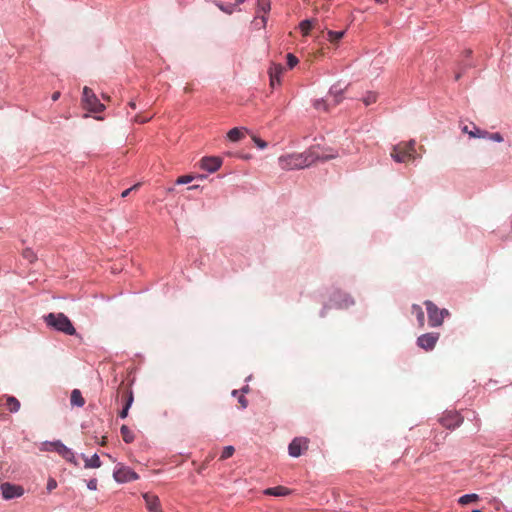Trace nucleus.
I'll return each mask as SVG.
<instances>
[{
  "instance_id": "4",
  "label": "nucleus",
  "mask_w": 512,
  "mask_h": 512,
  "mask_svg": "<svg viewBox=\"0 0 512 512\" xmlns=\"http://www.w3.org/2000/svg\"><path fill=\"white\" fill-rule=\"evenodd\" d=\"M83 103L84 107L93 113H99L105 109V106L100 103L94 92L88 87L83 89Z\"/></svg>"
},
{
  "instance_id": "16",
  "label": "nucleus",
  "mask_w": 512,
  "mask_h": 512,
  "mask_svg": "<svg viewBox=\"0 0 512 512\" xmlns=\"http://www.w3.org/2000/svg\"><path fill=\"white\" fill-rule=\"evenodd\" d=\"M55 446H56V452L59 455H61L67 461L77 465V461H76L74 453L71 451V449L66 447L62 442H60L59 444H56Z\"/></svg>"
},
{
  "instance_id": "51",
  "label": "nucleus",
  "mask_w": 512,
  "mask_h": 512,
  "mask_svg": "<svg viewBox=\"0 0 512 512\" xmlns=\"http://www.w3.org/2000/svg\"><path fill=\"white\" fill-rule=\"evenodd\" d=\"M245 0H236V4L243 3Z\"/></svg>"
},
{
  "instance_id": "27",
  "label": "nucleus",
  "mask_w": 512,
  "mask_h": 512,
  "mask_svg": "<svg viewBox=\"0 0 512 512\" xmlns=\"http://www.w3.org/2000/svg\"><path fill=\"white\" fill-rule=\"evenodd\" d=\"M479 500V496L477 494H466L459 498V503L462 505H466L472 502H476Z\"/></svg>"
},
{
  "instance_id": "49",
  "label": "nucleus",
  "mask_w": 512,
  "mask_h": 512,
  "mask_svg": "<svg viewBox=\"0 0 512 512\" xmlns=\"http://www.w3.org/2000/svg\"><path fill=\"white\" fill-rule=\"evenodd\" d=\"M106 442H107V438L106 437H103L102 438V441H101V445H106Z\"/></svg>"
},
{
  "instance_id": "42",
  "label": "nucleus",
  "mask_w": 512,
  "mask_h": 512,
  "mask_svg": "<svg viewBox=\"0 0 512 512\" xmlns=\"http://www.w3.org/2000/svg\"><path fill=\"white\" fill-rule=\"evenodd\" d=\"M238 401L241 404L242 408H246L247 407L248 403H247L246 398L243 395L239 396Z\"/></svg>"
},
{
  "instance_id": "17",
  "label": "nucleus",
  "mask_w": 512,
  "mask_h": 512,
  "mask_svg": "<svg viewBox=\"0 0 512 512\" xmlns=\"http://www.w3.org/2000/svg\"><path fill=\"white\" fill-rule=\"evenodd\" d=\"M246 131L247 130L244 129V128L235 127V128H232L227 133V137L232 142H238V141H240L244 137V134H245Z\"/></svg>"
},
{
  "instance_id": "37",
  "label": "nucleus",
  "mask_w": 512,
  "mask_h": 512,
  "mask_svg": "<svg viewBox=\"0 0 512 512\" xmlns=\"http://www.w3.org/2000/svg\"><path fill=\"white\" fill-rule=\"evenodd\" d=\"M252 140L254 141V143L256 144V146L260 149H265L267 147V142H265L264 140L260 139L259 137L257 136H253L252 137Z\"/></svg>"
},
{
  "instance_id": "47",
  "label": "nucleus",
  "mask_w": 512,
  "mask_h": 512,
  "mask_svg": "<svg viewBox=\"0 0 512 512\" xmlns=\"http://www.w3.org/2000/svg\"><path fill=\"white\" fill-rule=\"evenodd\" d=\"M350 303H353V301H349L348 299H345L343 306L347 307Z\"/></svg>"
},
{
  "instance_id": "6",
  "label": "nucleus",
  "mask_w": 512,
  "mask_h": 512,
  "mask_svg": "<svg viewBox=\"0 0 512 512\" xmlns=\"http://www.w3.org/2000/svg\"><path fill=\"white\" fill-rule=\"evenodd\" d=\"M428 314V322L431 327L441 326L443 323L440 309L430 300L424 302Z\"/></svg>"
},
{
  "instance_id": "52",
  "label": "nucleus",
  "mask_w": 512,
  "mask_h": 512,
  "mask_svg": "<svg viewBox=\"0 0 512 512\" xmlns=\"http://www.w3.org/2000/svg\"><path fill=\"white\" fill-rule=\"evenodd\" d=\"M262 22H263V24L265 25V23H266V18H265L264 16H262Z\"/></svg>"
},
{
  "instance_id": "54",
  "label": "nucleus",
  "mask_w": 512,
  "mask_h": 512,
  "mask_svg": "<svg viewBox=\"0 0 512 512\" xmlns=\"http://www.w3.org/2000/svg\"><path fill=\"white\" fill-rule=\"evenodd\" d=\"M472 512H481L480 510H473Z\"/></svg>"
},
{
  "instance_id": "36",
  "label": "nucleus",
  "mask_w": 512,
  "mask_h": 512,
  "mask_svg": "<svg viewBox=\"0 0 512 512\" xmlns=\"http://www.w3.org/2000/svg\"><path fill=\"white\" fill-rule=\"evenodd\" d=\"M487 138H489L490 140L492 141H495V142H502L503 141V137L500 133L496 132V133H489L486 135Z\"/></svg>"
},
{
  "instance_id": "53",
  "label": "nucleus",
  "mask_w": 512,
  "mask_h": 512,
  "mask_svg": "<svg viewBox=\"0 0 512 512\" xmlns=\"http://www.w3.org/2000/svg\"><path fill=\"white\" fill-rule=\"evenodd\" d=\"M237 393H238V391H237V390H234V391L232 392L233 396H236V395H237Z\"/></svg>"
},
{
  "instance_id": "7",
  "label": "nucleus",
  "mask_w": 512,
  "mask_h": 512,
  "mask_svg": "<svg viewBox=\"0 0 512 512\" xmlns=\"http://www.w3.org/2000/svg\"><path fill=\"white\" fill-rule=\"evenodd\" d=\"M440 422L447 429H455L463 423V417L457 411H446Z\"/></svg>"
},
{
  "instance_id": "12",
  "label": "nucleus",
  "mask_w": 512,
  "mask_h": 512,
  "mask_svg": "<svg viewBox=\"0 0 512 512\" xmlns=\"http://www.w3.org/2000/svg\"><path fill=\"white\" fill-rule=\"evenodd\" d=\"M143 498L149 512H163L160 499L157 495L148 492L143 494Z\"/></svg>"
},
{
  "instance_id": "31",
  "label": "nucleus",
  "mask_w": 512,
  "mask_h": 512,
  "mask_svg": "<svg viewBox=\"0 0 512 512\" xmlns=\"http://www.w3.org/2000/svg\"><path fill=\"white\" fill-rule=\"evenodd\" d=\"M328 106L329 104L327 103V100L324 99L316 100L314 102V107L318 110L328 111Z\"/></svg>"
},
{
  "instance_id": "24",
  "label": "nucleus",
  "mask_w": 512,
  "mask_h": 512,
  "mask_svg": "<svg viewBox=\"0 0 512 512\" xmlns=\"http://www.w3.org/2000/svg\"><path fill=\"white\" fill-rule=\"evenodd\" d=\"M345 31H327V40L332 44H337L344 36Z\"/></svg>"
},
{
  "instance_id": "39",
  "label": "nucleus",
  "mask_w": 512,
  "mask_h": 512,
  "mask_svg": "<svg viewBox=\"0 0 512 512\" xmlns=\"http://www.w3.org/2000/svg\"><path fill=\"white\" fill-rule=\"evenodd\" d=\"M57 487V482L55 479L50 478L47 482V490L50 492Z\"/></svg>"
},
{
  "instance_id": "9",
  "label": "nucleus",
  "mask_w": 512,
  "mask_h": 512,
  "mask_svg": "<svg viewBox=\"0 0 512 512\" xmlns=\"http://www.w3.org/2000/svg\"><path fill=\"white\" fill-rule=\"evenodd\" d=\"M2 496L5 499H13L23 495L24 489L21 486L13 485L10 483H3L1 485Z\"/></svg>"
},
{
  "instance_id": "48",
  "label": "nucleus",
  "mask_w": 512,
  "mask_h": 512,
  "mask_svg": "<svg viewBox=\"0 0 512 512\" xmlns=\"http://www.w3.org/2000/svg\"><path fill=\"white\" fill-rule=\"evenodd\" d=\"M129 106H130L132 109H135V108H136V104H135V102H133V101H131V102L129 103Z\"/></svg>"
},
{
  "instance_id": "50",
  "label": "nucleus",
  "mask_w": 512,
  "mask_h": 512,
  "mask_svg": "<svg viewBox=\"0 0 512 512\" xmlns=\"http://www.w3.org/2000/svg\"><path fill=\"white\" fill-rule=\"evenodd\" d=\"M388 0H375V2L379 3V4H384L386 3Z\"/></svg>"
},
{
  "instance_id": "1",
  "label": "nucleus",
  "mask_w": 512,
  "mask_h": 512,
  "mask_svg": "<svg viewBox=\"0 0 512 512\" xmlns=\"http://www.w3.org/2000/svg\"><path fill=\"white\" fill-rule=\"evenodd\" d=\"M319 157L311 150L302 153L282 155L278 158L279 166L283 170L303 169L314 164Z\"/></svg>"
},
{
  "instance_id": "44",
  "label": "nucleus",
  "mask_w": 512,
  "mask_h": 512,
  "mask_svg": "<svg viewBox=\"0 0 512 512\" xmlns=\"http://www.w3.org/2000/svg\"><path fill=\"white\" fill-rule=\"evenodd\" d=\"M440 315L442 317V320L444 321V318L449 315V311L447 309H440Z\"/></svg>"
},
{
  "instance_id": "43",
  "label": "nucleus",
  "mask_w": 512,
  "mask_h": 512,
  "mask_svg": "<svg viewBox=\"0 0 512 512\" xmlns=\"http://www.w3.org/2000/svg\"><path fill=\"white\" fill-rule=\"evenodd\" d=\"M129 408L123 407V409L120 411L119 416L121 418H126L128 416Z\"/></svg>"
},
{
  "instance_id": "34",
  "label": "nucleus",
  "mask_w": 512,
  "mask_h": 512,
  "mask_svg": "<svg viewBox=\"0 0 512 512\" xmlns=\"http://www.w3.org/2000/svg\"><path fill=\"white\" fill-rule=\"evenodd\" d=\"M377 100V95L375 93L369 92L363 99V102L366 106L375 103Z\"/></svg>"
},
{
  "instance_id": "19",
  "label": "nucleus",
  "mask_w": 512,
  "mask_h": 512,
  "mask_svg": "<svg viewBox=\"0 0 512 512\" xmlns=\"http://www.w3.org/2000/svg\"><path fill=\"white\" fill-rule=\"evenodd\" d=\"M342 92H343V89L338 88L336 85L331 87V89L329 91V95H330V97L333 98L332 99L333 106H336L341 102Z\"/></svg>"
},
{
  "instance_id": "35",
  "label": "nucleus",
  "mask_w": 512,
  "mask_h": 512,
  "mask_svg": "<svg viewBox=\"0 0 512 512\" xmlns=\"http://www.w3.org/2000/svg\"><path fill=\"white\" fill-rule=\"evenodd\" d=\"M60 441H55V442H44L42 444V450L44 451H56V444H59Z\"/></svg>"
},
{
  "instance_id": "32",
  "label": "nucleus",
  "mask_w": 512,
  "mask_h": 512,
  "mask_svg": "<svg viewBox=\"0 0 512 512\" xmlns=\"http://www.w3.org/2000/svg\"><path fill=\"white\" fill-rule=\"evenodd\" d=\"M287 65L290 69L294 68L298 64V58L291 53L286 55Z\"/></svg>"
},
{
  "instance_id": "8",
  "label": "nucleus",
  "mask_w": 512,
  "mask_h": 512,
  "mask_svg": "<svg viewBox=\"0 0 512 512\" xmlns=\"http://www.w3.org/2000/svg\"><path fill=\"white\" fill-rule=\"evenodd\" d=\"M439 339V333H426L418 337L417 344L420 348L432 350Z\"/></svg>"
},
{
  "instance_id": "45",
  "label": "nucleus",
  "mask_w": 512,
  "mask_h": 512,
  "mask_svg": "<svg viewBox=\"0 0 512 512\" xmlns=\"http://www.w3.org/2000/svg\"><path fill=\"white\" fill-rule=\"evenodd\" d=\"M218 6H219V8H220L222 11H224V12H226V13H229V14H230V13H232V9H231L230 7H229V8H227V7H224L223 5H218Z\"/></svg>"
},
{
  "instance_id": "13",
  "label": "nucleus",
  "mask_w": 512,
  "mask_h": 512,
  "mask_svg": "<svg viewBox=\"0 0 512 512\" xmlns=\"http://www.w3.org/2000/svg\"><path fill=\"white\" fill-rule=\"evenodd\" d=\"M285 71V68L281 64H272L269 68L270 86L274 88L280 84V77Z\"/></svg>"
},
{
  "instance_id": "33",
  "label": "nucleus",
  "mask_w": 512,
  "mask_h": 512,
  "mask_svg": "<svg viewBox=\"0 0 512 512\" xmlns=\"http://www.w3.org/2000/svg\"><path fill=\"white\" fill-rule=\"evenodd\" d=\"M152 117H153V115L137 114L134 117V122L143 124V123L148 122Z\"/></svg>"
},
{
  "instance_id": "23",
  "label": "nucleus",
  "mask_w": 512,
  "mask_h": 512,
  "mask_svg": "<svg viewBox=\"0 0 512 512\" xmlns=\"http://www.w3.org/2000/svg\"><path fill=\"white\" fill-rule=\"evenodd\" d=\"M315 19H306L300 22L299 28L304 36H307L310 30L314 27Z\"/></svg>"
},
{
  "instance_id": "41",
  "label": "nucleus",
  "mask_w": 512,
  "mask_h": 512,
  "mask_svg": "<svg viewBox=\"0 0 512 512\" xmlns=\"http://www.w3.org/2000/svg\"><path fill=\"white\" fill-rule=\"evenodd\" d=\"M87 487L90 490H96L97 489V480L96 479H90L87 482Z\"/></svg>"
},
{
  "instance_id": "40",
  "label": "nucleus",
  "mask_w": 512,
  "mask_h": 512,
  "mask_svg": "<svg viewBox=\"0 0 512 512\" xmlns=\"http://www.w3.org/2000/svg\"><path fill=\"white\" fill-rule=\"evenodd\" d=\"M138 187H139V184H135V185H133L132 187H130V188H128V189H126V190H124V191L122 192L121 196H122L123 198L127 197V196L130 194V192H131V191L136 190Z\"/></svg>"
},
{
  "instance_id": "28",
  "label": "nucleus",
  "mask_w": 512,
  "mask_h": 512,
  "mask_svg": "<svg viewBox=\"0 0 512 512\" xmlns=\"http://www.w3.org/2000/svg\"><path fill=\"white\" fill-rule=\"evenodd\" d=\"M257 8L259 12L268 13L270 11V0H258Z\"/></svg>"
},
{
  "instance_id": "20",
  "label": "nucleus",
  "mask_w": 512,
  "mask_h": 512,
  "mask_svg": "<svg viewBox=\"0 0 512 512\" xmlns=\"http://www.w3.org/2000/svg\"><path fill=\"white\" fill-rule=\"evenodd\" d=\"M462 131L464 133H467L472 138H485L486 135L488 134L487 131L481 130L475 126L474 129L470 131L468 130V126L465 125L464 127H462Z\"/></svg>"
},
{
  "instance_id": "29",
  "label": "nucleus",
  "mask_w": 512,
  "mask_h": 512,
  "mask_svg": "<svg viewBox=\"0 0 512 512\" xmlns=\"http://www.w3.org/2000/svg\"><path fill=\"white\" fill-rule=\"evenodd\" d=\"M22 256L27 259L30 263H33L37 260V255L30 248H26L22 252Z\"/></svg>"
},
{
  "instance_id": "21",
  "label": "nucleus",
  "mask_w": 512,
  "mask_h": 512,
  "mask_svg": "<svg viewBox=\"0 0 512 512\" xmlns=\"http://www.w3.org/2000/svg\"><path fill=\"white\" fill-rule=\"evenodd\" d=\"M411 309H412V314L416 315L418 325L420 327H423L425 324V315H424L422 308L417 304H413Z\"/></svg>"
},
{
  "instance_id": "18",
  "label": "nucleus",
  "mask_w": 512,
  "mask_h": 512,
  "mask_svg": "<svg viewBox=\"0 0 512 512\" xmlns=\"http://www.w3.org/2000/svg\"><path fill=\"white\" fill-rule=\"evenodd\" d=\"M70 402H71V405H73V406H77V407L84 406L85 399L83 398L80 390H78V389L72 390L71 396H70Z\"/></svg>"
},
{
  "instance_id": "2",
  "label": "nucleus",
  "mask_w": 512,
  "mask_h": 512,
  "mask_svg": "<svg viewBox=\"0 0 512 512\" xmlns=\"http://www.w3.org/2000/svg\"><path fill=\"white\" fill-rule=\"evenodd\" d=\"M44 321L48 327L53 328L56 331L62 332L66 335L76 334V329L72 322L63 313H49L44 316Z\"/></svg>"
},
{
  "instance_id": "30",
  "label": "nucleus",
  "mask_w": 512,
  "mask_h": 512,
  "mask_svg": "<svg viewBox=\"0 0 512 512\" xmlns=\"http://www.w3.org/2000/svg\"><path fill=\"white\" fill-rule=\"evenodd\" d=\"M234 452H235V449L233 446H226V447H224V449L222 451L220 459L221 460L228 459L234 454Z\"/></svg>"
},
{
  "instance_id": "22",
  "label": "nucleus",
  "mask_w": 512,
  "mask_h": 512,
  "mask_svg": "<svg viewBox=\"0 0 512 512\" xmlns=\"http://www.w3.org/2000/svg\"><path fill=\"white\" fill-rule=\"evenodd\" d=\"M85 461V468H99L101 467V461L97 454H94L92 457L88 458L83 456Z\"/></svg>"
},
{
  "instance_id": "38",
  "label": "nucleus",
  "mask_w": 512,
  "mask_h": 512,
  "mask_svg": "<svg viewBox=\"0 0 512 512\" xmlns=\"http://www.w3.org/2000/svg\"><path fill=\"white\" fill-rule=\"evenodd\" d=\"M193 180V177L190 175L180 176L176 180V184H187Z\"/></svg>"
},
{
  "instance_id": "15",
  "label": "nucleus",
  "mask_w": 512,
  "mask_h": 512,
  "mask_svg": "<svg viewBox=\"0 0 512 512\" xmlns=\"http://www.w3.org/2000/svg\"><path fill=\"white\" fill-rule=\"evenodd\" d=\"M292 493V490L285 487V486H276L267 488L263 491V494L268 496H275V497H285Z\"/></svg>"
},
{
  "instance_id": "46",
  "label": "nucleus",
  "mask_w": 512,
  "mask_h": 512,
  "mask_svg": "<svg viewBox=\"0 0 512 512\" xmlns=\"http://www.w3.org/2000/svg\"><path fill=\"white\" fill-rule=\"evenodd\" d=\"M59 97H60V92H59V91H56V92H54V93L52 94V97H51V98H52V100H53V101H57V100L59 99Z\"/></svg>"
},
{
  "instance_id": "25",
  "label": "nucleus",
  "mask_w": 512,
  "mask_h": 512,
  "mask_svg": "<svg viewBox=\"0 0 512 512\" xmlns=\"http://www.w3.org/2000/svg\"><path fill=\"white\" fill-rule=\"evenodd\" d=\"M120 433H121V436H122L124 442L131 443V442L134 441V434L129 429L128 426L122 425L121 428H120Z\"/></svg>"
},
{
  "instance_id": "14",
  "label": "nucleus",
  "mask_w": 512,
  "mask_h": 512,
  "mask_svg": "<svg viewBox=\"0 0 512 512\" xmlns=\"http://www.w3.org/2000/svg\"><path fill=\"white\" fill-rule=\"evenodd\" d=\"M119 392L122 394L121 398L124 403L123 407L130 408L134 401L133 391L129 387L125 386L124 383H121L119 386Z\"/></svg>"
},
{
  "instance_id": "10",
  "label": "nucleus",
  "mask_w": 512,
  "mask_h": 512,
  "mask_svg": "<svg viewBox=\"0 0 512 512\" xmlns=\"http://www.w3.org/2000/svg\"><path fill=\"white\" fill-rule=\"evenodd\" d=\"M201 168L213 173L222 165V159L216 156L203 157L200 161Z\"/></svg>"
},
{
  "instance_id": "11",
  "label": "nucleus",
  "mask_w": 512,
  "mask_h": 512,
  "mask_svg": "<svg viewBox=\"0 0 512 512\" xmlns=\"http://www.w3.org/2000/svg\"><path fill=\"white\" fill-rule=\"evenodd\" d=\"M114 478L117 482H130L138 479V475L129 468L120 467L114 472Z\"/></svg>"
},
{
  "instance_id": "26",
  "label": "nucleus",
  "mask_w": 512,
  "mask_h": 512,
  "mask_svg": "<svg viewBox=\"0 0 512 512\" xmlns=\"http://www.w3.org/2000/svg\"><path fill=\"white\" fill-rule=\"evenodd\" d=\"M6 407L10 412H17L20 409V402L13 396L6 399Z\"/></svg>"
},
{
  "instance_id": "5",
  "label": "nucleus",
  "mask_w": 512,
  "mask_h": 512,
  "mask_svg": "<svg viewBox=\"0 0 512 512\" xmlns=\"http://www.w3.org/2000/svg\"><path fill=\"white\" fill-rule=\"evenodd\" d=\"M309 439L306 437L294 438L288 446L289 455L299 457L303 452L308 450Z\"/></svg>"
},
{
  "instance_id": "3",
  "label": "nucleus",
  "mask_w": 512,
  "mask_h": 512,
  "mask_svg": "<svg viewBox=\"0 0 512 512\" xmlns=\"http://www.w3.org/2000/svg\"><path fill=\"white\" fill-rule=\"evenodd\" d=\"M415 141L400 142L391 151V157L398 163H406L415 159Z\"/></svg>"
}]
</instances>
